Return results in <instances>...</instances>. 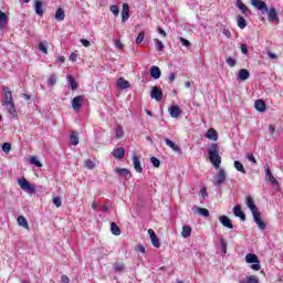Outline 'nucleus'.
<instances>
[{"mask_svg":"<svg viewBox=\"0 0 283 283\" xmlns=\"http://www.w3.org/2000/svg\"><path fill=\"white\" fill-rule=\"evenodd\" d=\"M245 262L247 264H252V271H260V269H262V265H260V259L258 258V254L248 253L245 255Z\"/></svg>","mask_w":283,"mask_h":283,"instance_id":"7ed1b4c3","label":"nucleus"},{"mask_svg":"<svg viewBox=\"0 0 283 283\" xmlns=\"http://www.w3.org/2000/svg\"><path fill=\"white\" fill-rule=\"evenodd\" d=\"M18 184L20 186V189L22 191H25L27 193H36V187L32 186L25 178L19 179Z\"/></svg>","mask_w":283,"mask_h":283,"instance_id":"39448f33","label":"nucleus"},{"mask_svg":"<svg viewBox=\"0 0 283 283\" xmlns=\"http://www.w3.org/2000/svg\"><path fill=\"white\" fill-rule=\"evenodd\" d=\"M222 34H224L227 39H231V31L229 29H223Z\"/></svg>","mask_w":283,"mask_h":283,"instance_id":"680f3d73","label":"nucleus"},{"mask_svg":"<svg viewBox=\"0 0 283 283\" xmlns=\"http://www.w3.org/2000/svg\"><path fill=\"white\" fill-rule=\"evenodd\" d=\"M67 81H69V83H70V85H71V90H77L78 88V84H76V80H74L73 77H72V75H67Z\"/></svg>","mask_w":283,"mask_h":283,"instance_id":"4c0bfd02","label":"nucleus"},{"mask_svg":"<svg viewBox=\"0 0 283 283\" xmlns=\"http://www.w3.org/2000/svg\"><path fill=\"white\" fill-rule=\"evenodd\" d=\"M268 17L269 21H280V17H277V11L273 7L270 8V10L268 9Z\"/></svg>","mask_w":283,"mask_h":283,"instance_id":"6ab92c4d","label":"nucleus"},{"mask_svg":"<svg viewBox=\"0 0 283 283\" xmlns=\"http://www.w3.org/2000/svg\"><path fill=\"white\" fill-rule=\"evenodd\" d=\"M150 98H155L157 103H160L163 101V91L158 86H154L150 91Z\"/></svg>","mask_w":283,"mask_h":283,"instance_id":"1a4fd4ad","label":"nucleus"},{"mask_svg":"<svg viewBox=\"0 0 283 283\" xmlns=\"http://www.w3.org/2000/svg\"><path fill=\"white\" fill-rule=\"evenodd\" d=\"M247 282L248 283H259L260 279H258V276H255V275H251V276L247 277Z\"/></svg>","mask_w":283,"mask_h":283,"instance_id":"8fccbe9b","label":"nucleus"},{"mask_svg":"<svg viewBox=\"0 0 283 283\" xmlns=\"http://www.w3.org/2000/svg\"><path fill=\"white\" fill-rule=\"evenodd\" d=\"M114 43H115V48L117 50H123L124 44H123V42H120V40L116 39Z\"/></svg>","mask_w":283,"mask_h":283,"instance_id":"4d7b16f0","label":"nucleus"},{"mask_svg":"<svg viewBox=\"0 0 283 283\" xmlns=\"http://www.w3.org/2000/svg\"><path fill=\"white\" fill-rule=\"evenodd\" d=\"M10 149H12V145L10 143H4L2 145V151H4V154H10Z\"/></svg>","mask_w":283,"mask_h":283,"instance_id":"c03bdc74","label":"nucleus"},{"mask_svg":"<svg viewBox=\"0 0 283 283\" xmlns=\"http://www.w3.org/2000/svg\"><path fill=\"white\" fill-rule=\"evenodd\" d=\"M117 87H118V90H127V88L132 87V84L129 83V81L124 80L123 77H119L117 80Z\"/></svg>","mask_w":283,"mask_h":283,"instance_id":"dca6fc26","label":"nucleus"},{"mask_svg":"<svg viewBox=\"0 0 283 283\" xmlns=\"http://www.w3.org/2000/svg\"><path fill=\"white\" fill-rule=\"evenodd\" d=\"M53 205H55V207H61V197H54L53 198Z\"/></svg>","mask_w":283,"mask_h":283,"instance_id":"13d9d810","label":"nucleus"},{"mask_svg":"<svg viewBox=\"0 0 283 283\" xmlns=\"http://www.w3.org/2000/svg\"><path fill=\"white\" fill-rule=\"evenodd\" d=\"M85 167H86V169H94L96 167V165L94 164V161H92V159H86Z\"/></svg>","mask_w":283,"mask_h":283,"instance_id":"49530a36","label":"nucleus"},{"mask_svg":"<svg viewBox=\"0 0 283 283\" xmlns=\"http://www.w3.org/2000/svg\"><path fill=\"white\" fill-rule=\"evenodd\" d=\"M226 63H227V65H229V67H235L238 61L233 57H228V59H226Z\"/></svg>","mask_w":283,"mask_h":283,"instance_id":"ea45409f","label":"nucleus"},{"mask_svg":"<svg viewBox=\"0 0 283 283\" xmlns=\"http://www.w3.org/2000/svg\"><path fill=\"white\" fill-rule=\"evenodd\" d=\"M145 40V32H139L138 36L136 38V43L140 45V43Z\"/></svg>","mask_w":283,"mask_h":283,"instance_id":"09e8293b","label":"nucleus"},{"mask_svg":"<svg viewBox=\"0 0 283 283\" xmlns=\"http://www.w3.org/2000/svg\"><path fill=\"white\" fill-rule=\"evenodd\" d=\"M148 234L150 235V242L155 249H160V240L156 235V232H154L153 229L148 230Z\"/></svg>","mask_w":283,"mask_h":283,"instance_id":"9d476101","label":"nucleus"},{"mask_svg":"<svg viewBox=\"0 0 283 283\" xmlns=\"http://www.w3.org/2000/svg\"><path fill=\"white\" fill-rule=\"evenodd\" d=\"M251 76V73L247 69H241L239 71V78L240 81H247Z\"/></svg>","mask_w":283,"mask_h":283,"instance_id":"a878e982","label":"nucleus"},{"mask_svg":"<svg viewBox=\"0 0 283 283\" xmlns=\"http://www.w3.org/2000/svg\"><path fill=\"white\" fill-rule=\"evenodd\" d=\"M237 8H239V10H241L243 14H247V12H249V8L244 6V3L241 0L237 1Z\"/></svg>","mask_w":283,"mask_h":283,"instance_id":"f704fd0d","label":"nucleus"},{"mask_svg":"<svg viewBox=\"0 0 283 283\" xmlns=\"http://www.w3.org/2000/svg\"><path fill=\"white\" fill-rule=\"evenodd\" d=\"M18 224L19 227H23V229L30 230V226L28 224V219L23 216L18 217Z\"/></svg>","mask_w":283,"mask_h":283,"instance_id":"cd10ccee","label":"nucleus"},{"mask_svg":"<svg viewBox=\"0 0 283 283\" xmlns=\"http://www.w3.org/2000/svg\"><path fill=\"white\" fill-rule=\"evenodd\" d=\"M196 211L203 218H209V211L207 208L195 207Z\"/></svg>","mask_w":283,"mask_h":283,"instance_id":"72a5a7b5","label":"nucleus"},{"mask_svg":"<svg viewBox=\"0 0 283 283\" xmlns=\"http://www.w3.org/2000/svg\"><path fill=\"white\" fill-rule=\"evenodd\" d=\"M251 3L253 6V8H256V10H260V12H262V14H266V12H269V7L266 6V3L262 0H251Z\"/></svg>","mask_w":283,"mask_h":283,"instance_id":"423d86ee","label":"nucleus"},{"mask_svg":"<svg viewBox=\"0 0 283 283\" xmlns=\"http://www.w3.org/2000/svg\"><path fill=\"white\" fill-rule=\"evenodd\" d=\"M181 235H182V238H190L191 237V227L182 226Z\"/></svg>","mask_w":283,"mask_h":283,"instance_id":"7c9ffc66","label":"nucleus"},{"mask_svg":"<svg viewBox=\"0 0 283 283\" xmlns=\"http://www.w3.org/2000/svg\"><path fill=\"white\" fill-rule=\"evenodd\" d=\"M61 282H62V283H70V277H69L67 275L63 274V275L61 276Z\"/></svg>","mask_w":283,"mask_h":283,"instance_id":"338daca9","label":"nucleus"},{"mask_svg":"<svg viewBox=\"0 0 283 283\" xmlns=\"http://www.w3.org/2000/svg\"><path fill=\"white\" fill-rule=\"evenodd\" d=\"M39 51L43 52L44 54H48V46L45 45V42L39 43Z\"/></svg>","mask_w":283,"mask_h":283,"instance_id":"de8ad7c7","label":"nucleus"},{"mask_svg":"<svg viewBox=\"0 0 283 283\" xmlns=\"http://www.w3.org/2000/svg\"><path fill=\"white\" fill-rule=\"evenodd\" d=\"M81 43H82V45H84V48H90V45H92V42H90V41L86 40V39H82V40H81Z\"/></svg>","mask_w":283,"mask_h":283,"instance_id":"bf43d9fd","label":"nucleus"},{"mask_svg":"<svg viewBox=\"0 0 283 283\" xmlns=\"http://www.w3.org/2000/svg\"><path fill=\"white\" fill-rule=\"evenodd\" d=\"M212 182L214 187H222V185L227 182V170H224V168H220L217 175L213 177Z\"/></svg>","mask_w":283,"mask_h":283,"instance_id":"20e7f679","label":"nucleus"},{"mask_svg":"<svg viewBox=\"0 0 283 283\" xmlns=\"http://www.w3.org/2000/svg\"><path fill=\"white\" fill-rule=\"evenodd\" d=\"M70 140L71 145H78V134L76 132L71 133Z\"/></svg>","mask_w":283,"mask_h":283,"instance_id":"c9c22d12","label":"nucleus"},{"mask_svg":"<svg viewBox=\"0 0 283 283\" xmlns=\"http://www.w3.org/2000/svg\"><path fill=\"white\" fill-rule=\"evenodd\" d=\"M245 205L250 209V211H252V213H256L259 211L258 206H255V202L253 201V197L248 196L245 198Z\"/></svg>","mask_w":283,"mask_h":283,"instance_id":"9b49d317","label":"nucleus"},{"mask_svg":"<svg viewBox=\"0 0 283 283\" xmlns=\"http://www.w3.org/2000/svg\"><path fill=\"white\" fill-rule=\"evenodd\" d=\"M179 41L185 48H191V42H189V40L185 38H179Z\"/></svg>","mask_w":283,"mask_h":283,"instance_id":"3c124183","label":"nucleus"},{"mask_svg":"<svg viewBox=\"0 0 283 283\" xmlns=\"http://www.w3.org/2000/svg\"><path fill=\"white\" fill-rule=\"evenodd\" d=\"M165 143L168 147H170V149H172V151L180 154V147L178 145H176V143H174L171 139L166 138Z\"/></svg>","mask_w":283,"mask_h":283,"instance_id":"b1692460","label":"nucleus"},{"mask_svg":"<svg viewBox=\"0 0 283 283\" xmlns=\"http://www.w3.org/2000/svg\"><path fill=\"white\" fill-rule=\"evenodd\" d=\"M237 23L241 30H244V28H247V20L244 19V17L239 15L237 18Z\"/></svg>","mask_w":283,"mask_h":283,"instance_id":"473e14b6","label":"nucleus"},{"mask_svg":"<svg viewBox=\"0 0 283 283\" xmlns=\"http://www.w3.org/2000/svg\"><path fill=\"white\" fill-rule=\"evenodd\" d=\"M208 156L210 158L211 165L216 167V169L220 168L222 164V157H220V146L218 144H211L208 146Z\"/></svg>","mask_w":283,"mask_h":283,"instance_id":"f257e3e1","label":"nucleus"},{"mask_svg":"<svg viewBox=\"0 0 283 283\" xmlns=\"http://www.w3.org/2000/svg\"><path fill=\"white\" fill-rule=\"evenodd\" d=\"M268 56L272 59V61H276L277 59V54L271 52V51H268Z\"/></svg>","mask_w":283,"mask_h":283,"instance_id":"e2e57ef3","label":"nucleus"},{"mask_svg":"<svg viewBox=\"0 0 283 283\" xmlns=\"http://www.w3.org/2000/svg\"><path fill=\"white\" fill-rule=\"evenodd\" d=\"M248 160L250 163H253V165H256L258 164V160L255 159V156H253V153H249L248 154Z\"/></svg>","mask_w":283,"mask_h":283,"instance_id":"6e6d98bb","label":"nucleus"},{"mask_svg":"<svg viewBox=\"0 0 283 283\" xmlns=\"http://www.w3.org/2000/svg\"><path fill=\"white\" fill-rule=\"evenodd\" d=\"M115 132H116V138H123V136L125 134L123 130V126H117Z\"/></svg>","mask_w":283,"mask_h":283,"instance_id":"37998d69","label":"nucleus"},{"mask_svg":"<svg viewBox=\"0 0 283 283\" xmlns=\"http://www.w3.org/2000/svg\"><path fill=\"white\" fill-rule=\"evenodd\" d=\"M233 213H234L235 218H240V220L242 222H244L247 220V214H244V212H242V207L241 206H235L233 208Z\"/></svg>","mask_w":283,"mask_h":283,"instance_id":"f8f14e48","label":"nucleus"},{"mask_svg":"<svg viewBox=\"0 0 283 283\" xmlns=\"http://www.w3.org/2000/svg\"><path fill=\"white\" fill-rule=\"evenodd\" d=\"M111 232L113 233V235H120V227H118V224H116L115 222H112Z\"/></svg>","mask_w":283,"mask_h":283,"instance_id":"2f4dec72","label":"nucleus"},{"mask_svg":"<svg viewBox=\"0 0 283 283\" xmlns=\"http://www.w3.org/2000/svg\"><path fill=\"white\" fill-rule=\"evenodd\" d=\"M234 169H237V171H240L241 174H247V170L244 169V165H242V163L238 160L234 161Z\"/></svg>","mask_w":283,"mask_h":283,"instance_id":"e433bc0d","label":"nucleus"},{"mask_svg":"<svg viewBox=\"0 0 283 283\" xmlns=\"http://www.w3.org/2000/svg\"><path fill=\"white\" fill-rule=\"evenodd\" d=\"M171 118H178V116H180V107L172 105L169 107L168 109Z\"/></svg>","mask_w":283,"mask_h":283,"instance_id":"5701e85b","label":"nucleus"},{"mask_svg":"<svg viewBox=\"0 0 283 283\" xmlns=\"http://www.w3.org/2000/svg\"><path fill=\"white\" fill-rule=\"evenodd\" d=\"M129 19V4L124 3L123 4V11H122V21L125 23Z\"/></svg>","mask_w":283,"mask_h":283,"instance_id":"412c9836","label":"nucleus"},{"mask_svg":"<svg viewBox=\"0 0 283 283\" xmlns=\"http://www.w3.org/2000/svg\"><path fill=\"white\" fill-rule=\"evenodd\" d=\"M115 172L118 174V176H123L124 178H127V176H132V171L127 168H117L115 169Z\"/></svg>","mask_w":283,"mask_h":283,"instance_id":"c85d7f7f","label":"nucleus"},{"mask_svg":"<svg viewBox=\"0 0 283 283\" xmlns=\"http://www.w3.org/2000/svg\"><path fill=\"white\" fill-rule=\"evenodd\" d=\"M34 10L38 17H42L43 14V1L41 0H35L34 1Z\"/></svg>","mask_w":283,"mask_h":283,"instance_id":"aec40b11","label":"nucleus"},{"mask_svg":"<svg viewBox=\"0 0 283 283\" xmlns=\"http://www.w3.org/2000/svg\"><path fill=\"white\" fill-rule=\"evenodd\" d=\"M174 81H176V73H170L168 76V83H174Z\"/></svg>","mask_w":283,"mask_h":283,"instance_id":"052dcab7","label":"nucleus"},{"mask_svg":"<svg viewBox=\"0 0 283 283\" xmlns=\"http://www.w3.org/2000/svg\"><path fill=\"white\" fill-rule=\"evenodd\" d=\"M133 165L137 174H143V166H140V159L136 154L133 155Z\"/></svg>","mask_w":283,"mask_h":283,"instance_id":"4468645a","label":"nucleus"},{"mask_svg":"<svg viewBox=\"0 0 283 283\" xmlns=\"http://www.w3.org/2000/svg\"><path fill=\"white\" fill-rule=\"evenodd\" d=\"M265 178L273 185L274 187H277V179L273 176V172H271V168H265Z\"/></svg>","mask_w":283,"mask_h":283,"instance_id":"ddd939ff","label":"nucleus"},{"mask_svg":"<svg viewBox=\"0 0 283 283\" xmlns=\"http://www.w3.org/2000/svg\"><path fill=\"white\" fill-rule=\"evenodd\" d=\"M155 48L158 52H163V50H165V44H163V41L156 40Z\"/></svg>","mask_w":283,"mask_h":283,"instance_id":"79ce46f5","label":"nucleus"},{"mask_svg":"<svg viewBox=\"0 0 283 283\" xmlns=\"http://www.w3.org/2000/svg\"><path fill=\"white\" fill-rule=\"evenodd\" d=\"M200 196H202L203 198H207L209 196V193H207V188L206 187L201 188Z\"/></svg>","mask_w":283,"mask_h":283,"instance_id":"0e129e2a","label":"nucleus"},{"mask_svg":"<svg viewBox=\"0 0 283 283\" xmlns=\"http://www.w3.org/2000/svg\"><path fill=\"white\" fill-rule=\"evenodd\" d=\"M252 216H253V220H254L255 224L259 227V229L261 231H264V229H266V223H264V221L262 220L260 210L256 212H253Z\"/></svg>","mask_w":283,"mask_h":283,"instance_id":"6e6552de","label":"nucleus"},{"mask_svg":"<svg viewBox=\"0 0 283 283\" xmlns=\"http://www.w3.org/2000/svg\"><path fill=\"white\" fill-rule=\"evenodd\" d=\"M85 101V96L83 95H77L72 99V107L74 112H78L81 107H83V102Z\"/></svg>","mask_w":283,"mask_h":283,"instance_id":"0eeeda50","label":"nucleus"},{"mask_svg":"<svg viewBox=\"0 0 283 283\" xmlns=\"http://www.w3.org/2000/svg\"><path fill=\"white\" fill-rule=\"evenodd\" d=\"M120 271H125V265H123L122 263H115L114 264V272L115 273H120Z\"/></svg>","mask_w":283,"mask_h":283,"instance_id":"a19ab883","label":"nucleus"},{"mask_svg":"<svg viewBox=\"0 0 283 283\" xmlns=\"http://www.w3.org/2000/svg\"><path fill=\"white\" fill-rule=\"evenodd\" d=\"M150 76H151V78H155V80L160 78V76H163V72L160 71V67L151 66L150 67Z\"/></svg>","mask_w":283,"mask_h":283,"instance_id":"a211bd4d","label":"nucleus"},{"mask_svg":"<svg viewBox=\"0 0 283 283\" xmlns=\"http://www.w3.org/2000/svg\"><path fill=\"white\" fill-rule=\"evenodd\" d=\"M220 245L222 253H227V241L223 238L220 239Z\"/></svg>","mask_w":283,"mask_h":283,"instance_id":"603ef678","label":"nucleus"},{"mask_svg":"<svg viewBox=\"0 0 283 283\" xmlns=\"http://www.w3.org/2000/svg\"><path fill=\"white\" fill-rule=\"evenodd\" d=\"M30 161L32 165H35V167H43V165L41 164V161H39V159H36V157H31Z\"/></svg>","mask_w":283,"mask_h":283,"instance_id":"5fc2aeb1","label":"nucleus"},{"mask_svg":"<svg viewBox=\"0 0 283 283\" xmlns=\"http://www.w3.org/2000/svg\"><path fill=\"white\" fill-rule=\"evenodd\" d=\"M55 20L56 21H65V10L63 8H59L55 12Z\"/></svg>","mask_w":283,"mask_h":283,"instance_id":"bb28decb","label":"nucleus"},{"mask_svg":"<svg viewBox=\"0 0 283 283\" xmlns=\"http://www.w3.org/2000/svg\"><path fill=\"white\" fill-rule=\"evenodd\" d=\"M55 85H56V75L52 74L49 77L48 86L49 87H54Z\"/></svg>","mask_w":283,"mask_h":283,"instance_id":"58836bf2","label":"nucleus"},{"mask_svg":"<svg viewBox=\"0 0 283 283\" xmlns=\"http://www.w3.org/2000/svg\"><path fill=\"white\" fill-rule=\"evenodd\" d=\"M135 250H136L138 253H145V251H146L143 245H137V247L135 248Z\"/></svg>","mask_w":283,"mask_h":283,"instance_id":"774afa93","label":"nucleus"},{"mask_svg":"<svg viewBox=\"0 0 283 283\" xmlns=\"http://www.w3.org/2000/svg\"><path fill=\"white\" fill-rule=\"evenodd\" d=\"M3 95V103L11 116H14L17 114V107L14 106V98L12 97V91L8 86H2Z\"/></svg>","mask_w":283,"mask_h":283,"instance_id":"f03ea898","label":"nucleus"},{"mask_svg":"<svg viewBox=\"0 0 283 283\" xmlns=\"http://www.w3.org/2000/svg\"><path fill=\"white\" fill-rule=\"evenodd\" d=\"M109 10L114 14V17H118V14L120 12V9H118V6H111Z\"/></svg>","mask_w":283,"mask_h":283,"instance_id":"a18cd8bd","label":"nucleus"},{"mask_svg":"<svg viewBox=\"0 0 283 283\" xmlns=\"http://www.w3.org/2000/svg\"><path fill=\"white\" fill-rule=\"evenodd\" d=\"M206 138L213 142L218 140V132H216L213 128L208 129L206 133Z\"/></svg>","mask_w":283,"mask_h":283,"instance_id":"4be33fe9","label":"nucleus"},{"mask_svg":"<svg viewBox=\"0 0 283 283\" xmlns=\"http://www.w3.org/2000/svg\"><path fill=\"white\" fill-rule=\"evenodd\" d=\"M150 163L154 165V167H160V159L157 157H151Z\"/></svg>","mask_w":283,"mask_h":283,"instance_id":"864d4df0","label":"nucleus"},{"mask_svg":"<svg viewBox=\"0 0 283 283\" xmlns=\"http://www.w3.org/2000/svg\"><path fill=\"white\" fill-rule=\"evenodd\" d=\"M113 156L118 158V160H122V158H125V149L123 147L114 149Z\"/></svg>","mask_w":283,"mask_h":283,"instance_id":"393cba45","label":"nucleus"},{"mask_svg":"<svg viewBox=\"0 0 283 283\" xmlns=\"http://www.w3.org/2000/svg\"><path fill=\"white\" fill-rule=\"evenodd\" d=\"M241 52L242 54H249V49L247 48V44H241Z\"/></svg>","mask_w":283,"mask_h":283,"instance_id":"69168bd1","label":"nucleus"},{"mask_svg":"<svg viewBox=\"0 0 283 283\" xmlns=\"http://www.w3.org/2000/svg\"><path fill=\"white\" fill-rule=\"evenodd\" d=\"M219 222H221L222 227H226V229H233V223H231V219L227 216L219 217Z\"/></svg>","mask_w":283,"mask_h":283,"instance_id":"2eb2a0df","label":"nucleus"},{"mask_svg":"<svg viewBox=\"0 0 283 283\" xmlns=\"http://www.w3.org/2000/svg\"><path fill=\"white\" fill-rule=\"evenodd\" d=\"M254 108L256 112H266V103H264V99H256L254 102Z\"/></svg>","mask_w":283,"mask_h":283,"instance_id":"f3484780","label":"nucleus"},{"mask_svg":"<svg viewBox=\"0 0 283 283\" xmlns=\"http://www.w3.org/2000/svg\"><path fill=\"white\" fill-rule=\"evenodd\" d=\"M8 22V14H6V12L0 10V30H3L6 28V25H3V23Z\"/></svg>","mask_w":283,"mask_h":283,"instance_id":"c756f323","label":"nucleus"}]
</instances>
